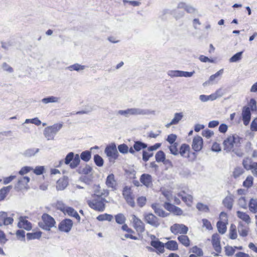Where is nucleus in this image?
<instances>
[{"label":"nucleus","instance_id":"obj_51","mask_svg":"<svg viewBox=\"0 0 257 257\" xmlns=\"http://www.w3.org/2000/svg\"><path fill=\"white\" fill-rule=\"evenodd\" d=\"M223 73V69H221L217 71L216 73L213 75H212L210 76L209 79L208 80V82H212L214 81L216 78H217L219 76H221Z\"/></svg>","mask_w":257,"mask_h":257},{"label":"nucleus","instance_id":"obj_1","mask_svg":"<svg viewBox=\"0 0 257 257\" xmlns=\"http://www.w3.org/2000/svg\"><path fill=\"white\" fill-rule=\"evenodd\" d=\"M108 201L98 195L96 192L91 195V199L87 201L88 206L95 211L102 212L105 210V204Z\"/></svg>","mask_w":257,"mask_h":257},{"label":"nucleus","instance_id":"obj_60","mask_svg":"<svg viewBox=\"0 0 257 257\" xmlns=\"http://www.w3.org/2000/svg\"><path fill=\"white\" fill-rule=\"evenodd\" d=\"M203 226L205 227L207 229L210 230L212 229V227L210 222L207 219H203L202 220Z\"/></svg>","mask_w":257,"mask_h":257},{"label":"nucleus","instance_id":"obj_13","mask_svg":"<svg viewBox=\"0 0 257 257\" xmlns=\"http://www.w3.org/2000/svg\"><path fill=\"white\" fill-rule=\"evenodd\" d=\"M164 208L170 212H172L175 215H181L183 213L182 209L169 202H165L164 204Z\"/></svg>","mask_w":257,"mask_h":257},{"label":"nucleus","instance_id":"obj_22","mask_svg":"<svg viewBox=\"0 0 257 257\" xmlns=\"http://www.w3.org/2000/svg\"><path fill=\"white\" fill-rule=\"evenodd\" d=\"M178 196L181 197L182 200L187 205H190L193 201V197L191 195L186 194L185 191H181L177 194Z\"/></svg>","mask_w":257,"mask_h":257},{"label":"nucleus","instance_id":"obj_2","mask_svg":"<svg viewBox=\"0 0 257 257\" xmlns=\"http://www.w3.org/2000/svg\"><path fill=\"white\" fill-rule=\"evenodd\" d=\"M241 140L242 138L236 135L228 137L223 143L224 150L228 153L234 150V147H239Z\"/></svg>","mask_w":257,"mask_h":257},{"label":"nucleus","instance_id":"obj_21","mask_svg":"<svg viewBox=\"0 0 257 257\" xmlns=\"http://www.w3.org/2000/svg\"><path fill=\"white\" fill-rule=\"evenodd\" d=\"M151 207L155 213L160 217H165L169 215V213L166 212L158 203L152 204Z\"/></svg>","mask_w":257,"mask_h":257},{"label":"nucleus","instance_id":"obj_41","mask_svg":"<svg viewBox=\"0 0 257 257\" xmlns=\"http://www.w3.org/2000/svg\"><path fill=\"white\" fill-rule=\"evenodd\" d=\"M243 51H240L236 53L234 55H233L229 60V62L233 63L237 62L240 60L242 58V55Z\"/></svg>","mask_w":257,"mask_h":257},{"label":"nucleus","instance_id":"obj_48","mask_svg":"<svg viewBox=\"0 0 257 257\" xmlns=\"http://www.w3.org/2000/svg\"><path fill=\"white\" fill-rule=\"evenodd\" d=\"M189 150V146L187 144H183L180 147L179 153L182 157H185V154L187 152H188Z\"/></svg>","mask_w":257,"mask_h":257},{"label":"nucleus","instance_id":"obj_7","mask_svg":"<svg viewBox=\"0 0 257 257\" xmlns=\"http://www.w3.org/2000/svg\"><path fill=\"white\" fill-rule=\"evenodd\" d=\"M170 231L175 235L178 234L183 235L187 233L188 228L184 224L175 223L170 227Z\"/></svg>","mask_w":257,"mask_h":257},{"label":"nucleus","instance_id":"obj_40","mask_svg":"<svg viewBox=\"0 0 257 257\" xmlns=\"http://www.w3.org/2000/svg\"><path fill=\"white\" fill-rule=\"evenodd\" d=\"M42 232L41 231H37L33 233H28L27 234V238L28 240L35 239H39L41 237Z\"/></svg>","mask_w":257,"mask_h":257},{"label":"nucleus","instance_id":"obj_12","mask_svg":"<svg viewBox=\"0 0 257 257\" xmlns=\"http://www.w3.org/2000/svg\"><path fill=\"white\" fill-rule=\"evenodd\" d=\"M144 219L147 223L154 227H157L160 224L158 217L151 213L145 214Z\"/></svg>","mask_w":257,"mask_h":257},{"label":"nucleus","instance_id":"obj_42","mask_svg":"<svg viewBox=\"0 0 257 257\" xmlns=\"http://www.w3.org/2000/svg\"><path fill=\"white\" fill-rule=\"evenodd\" d=\"M237 236L236 226L234 224H231L229 229V238L231 239H235Z\"/></svg>","mask_w":257,"mask_h":257},{"label":"nucleus","instance_id":"obj_61","mask_svg":"<svg viewBox=\"0 0 257 257\" xmlns=\"http://www.w3.org/2000/svg\"><path fill=\"white\" fill-rule=\"evenodd\" d=\"M33 170L32 167L26 166L21 168L19 172V174L23 175L29 172L30 171Z\"/></svg>","mask_w":257,"mask_h":257},{"label":"nucleus","instance_id":"obj_27","mask_svg":"<svg viewBox=\"0 0 257 257\" xmlns=\"http://www.w3.org/2000/svg\"><path fill=\"white\" fill-rule=\"evenodd\" d=\"M134 149L136 152H139L141 150L148 148V145L143 142L136 141L134 142Z\"/></svg>","mask_w":257,"mask_h":257},{"label":"nucleus","instance_id":"obj_43","mask_svg":"<svg viewBox=\"0 0 257 257\" xmlns=\"http://www.w3.org/2000/svg\"><path fill=\"white\" fill-rule=\"evenodd\" d=\"M39 152V149L37 148H31L26 150L24 152V155L27 157L34 156L36 154Z\"/></svg>","mask_w":257,"mask_h":257},{"label":"nucleus","instance_id":"obj_58","mask_svg":"<svg viewBox=\"0 0 257 257\" xmlns=\"http://www.w3.org/2000/svg\"><path fill=\"white\" fill-rule=\"evenodd\" d=\"M45 170L44 166H37L34 170L33 172L37 175H40L43 174Z\"/></svg>","mask_w":257,"mask_h":257},{"label":"nucleus","instance_id":"obj_20","mask_svg":"<svg viewBox=\"0 0 257 257\" xmlns=\"http://www.w3.org/2000/svg\"><path fill=\"white\" fill-rule=\"evenodd\" d=\"M150 244L152 246L157 249V252L158 253H162L164 252L165 243L160 241L159 239L151 240Z\"/></svg>","mask_w":257,"mask_h":257},{"label":"nucleus","instance_id":"obj_28","mask_svg":"<svg viewBox=\"0 0 257 257\" xmlns=\"http://www.w3.org/2000/svg\"><path fill=\"white\" fill-rule=\"evenodd\" d=\"M237 217L245 222L246 223L249 224L250 222V218L249 216L246 213L240 211H237L236 212Z\"/></svg>","mask_w":257,"mask_h":257},{"label":"nucleus","instance_id":"obj_6","mask_svg":"<svg viewBox=\"0 0 257 257\" xmlns=\"http://www.w3.org/2000/svg\"><path fill=\"white\" fill-rule=\"evenodd\" d=\"M59 209L64 213H67L69 216L75 217L78 221L80 220V217L78 213L72 207L65 206L62 202H58Z\"/></svg>","mask_w":257,"mask_h":257},{"label":"nucleus","instance_id":"obj_31","mask_svg":"<svg viewBox=\"0 0 257 257\" xmlns=\"http://www.w3.org/2000/svg\"><path fill=\"white\" fill-rule=\"evenodd\" d=\"M179 241L186 247H188L190 244V240L188 236L183 234L178 237Z\"/></svg>","mask_w":257,"mask_h":257},{"label":"nucleus","instance_id":"obj_49","mask_svg":"<svg viewBox=\"0 0 257 257\" xmlns=\"http://www.w3.org/2000/svg\"><path fill=\"white\" fill-rule=\"evenodd\" d=\"M250 111H257V106H256V101L254 98H251L248 102V106Z\"/></svg>","mask_w":257,"mask_h":257},{"label":"nucleus","instance_id":"obj_3","mask_svg":"<svg viewBox=\"0 0 257 257\" xmlns=\"http://www.w3.org/2000/svg\"><path fill=\"white\" fill-rule=\"evenodd\" d=\"M42 221L39 222V226L46 231H50L52 227H56V222L53 217L47 213H44L41 217Z\"/></svg>","mask_w":257,"mask_h":257},{"label":"nucleus","instance_id":"obj_55","mask_svg":"<svg viewBox=\"0 0 257 257\" xmlns=\"http://www.w3.org/2000/svg\"><path fill=\"white\" fill-rule=\"evenodd\" d=\"M131 189L128 186H125L123 189L122 195L124 198L132 196Z\"/></svg>","mask_w":257,"mask_h":257},{"label":"nucleus","instance_id":"obj_29","mask_svg":"<svg viewBox=\"0 0 257 257\" xmlns=\"http://www.w3.org/2000/svg\"><path fill=\"white\" fill-rule=\"evenodd\" d=\"M249 210L253 213L257 212V199L251 198L248 203Z\"/></svg>","mask_w":257,"mask_h":257},{"label":"nucleus","instance_id":"obj_59","mask_svg":"<svg viewBox=\"0 0 257 257\" xmlns=\"http://www.w3.org/2000/svg\"><path fill=\"white\" fill-rule=\"evenodd\" d=\"M225 254L226 255L231 256L234 254V253L235 252V249L232 246H226L225 247Z\"/></svg>","mask_w":257,"mask_h":257},{"label":"nucleus","instance_id":"obj_5","mask_svg":"<svg viewBox=\"0 0 257 257\" xmlns=\"http://www.w3.org/2000/svg\"><path fill=\"white\" fill-rule=\"evenodd\" d=\"M80 162L79 155L78 154L74 155L73 152H69L64 159L65 164L69 165L71 169H75L77 167Z\"/></svg>","mask_w":257,"mask_h":257},{"label":"nucleus","instance_id":"obj_14","mask_svg":"<svg viewBox=\"0 0 257 257\" xmlns=\"http://www.w3.org/2000/svg\"><path fill=\"white\" fill-rule=\"evenodd\" d=\"M105 184L106 186L111 188L112 190H116L117 182L115 179V177L113 174L111 173L107 176L106 177Z\"/></svg>","mask_w":257,"mask_h":257},{"label":"nucleus","instance_id":"obj_52","mask_svg":"<svg viewBox=\"0 0 257 257\" xmlns=\"http://www.w3.org/2000/svg\"><path fill=\"white\" fill-rule=\"evenodd\" d=\"M118 150L121 154H127L128 152V147L126 144H122L118 146Z\"/></svg>","mask_w":257,"mask_h":257},{"label":"nucleus","instance_id":"obj_44","mask_svg":"<svg viewBox=\"0 0 257 257\" xmlns=\"http://www.w3.org/2000/svg\"><path fill=\"white\" fill-rule=\"evenodd\" d=\"M115 221L119 224H123L125 223L126 218L122 213H118L115 215Z\"/></svg>","mask_w":257,"mask_h":257},{"label":"nucleus","instance_id":"obj_36","mask_svg":"<svg viewBox=\"0 0 257 257\" xmlns=\"http://www.w3.org/2000/svg\"><path fill=\"white\" fill-rule=\"evenodd\" d=\"M59 99L60 98L59 97H55L54 96H50L43 98L41 100V101L44 104H47L49 103L58 102Z\"/></svg>","mask_w":257,"mask_h":257},{"label":"nucleus","instance_id":"obj_15","mask_svg":"<svg viewBox=\"0 0 257 257\" xmlns=\"http://www.w3.org/2000/svg\"><path fill=\"white\" fill-rule=\"evenodd\" d=\"M203 146V139L198 136L195 137L193 139L192 147L194 151L196 152L200 151Z\"/></svg>","mask_w":257,"mask_h":257},{"label":"nucleus","instance_id":"obj_35","mask_svg":"<svg viewBox=\"0 0 257 257\" xmlns=\"http://www.w3.org/2000/svg\"><path fill=\"white\" fill-rule=\"evenodd\" d=\"M12 188L11 186L4 187L0 189V201L3 200L6 197L10 189Z\"/></svg>","mask_w":257,"mask_h":257},{"label":"nucleus","instance_id":"obj_30","mask_svg":"<svg viewBox=\"0 0 257 257\" xmlns=\"http://www.w3.org/2000/svg\"><path fill=\"white\" fill-rule=\"evenodd\" d=\"M68 184V182L67 179H59L57 182V189L58 190H63L67 186Z\"/></svg>","mask_w":257,"mask_h":257},{"label":"nucleus","instance_id":"obj_4","mask_svg":"<svg viewBox=\"0 0 257 257\" xmlns=\"http://www.w3.org/2000/svg\"><path fill=\"white\" fill-rule=\"evenodd\" d=\"M62 123H55L52 125L45 127L43 131V134L47 140H54L55 137L58 132L62 128Z\"/></svg>","mask_w":257,"mask_h":257},{"label":"nucleus","instance_id":"obj_9","mask_svg":"<svg viewBox=\"0 0 257 257\" xmlns=\"http://www.w3.org/2000/svg\"><path fill=\"white\" fill-rule=\"evenodd\" d=\"M73 225L72 220L68 218H65L62 220L58 225V229L62 232H69Z\"/></svg>","mask_w":257,"mask_h":257},{"label":"nucleus","instance_id":"obj_17","mask_svg":"<svg viewBox=\"0 0 257 257\" xmlns=\"http://www.w3.org/2000/svg\"><path fill=\"white\" fill-rule=\"evenodd\" d=\"M212 244L215 250L217 253L221 251V247L220 246V236L218 234L215 233L212 236Z\"/></svg>","mask_w":257,"mask_h":257},{"label":"nucleus","instance_id":"obj_45","mask_svg":"<svg viewBox=\"0 0 257 257\" xmlns=\"http://www.w3.org/2000/svg\"><path fill=\"white\" fill-rule=\"evenodd\" d=\"M94 162L95 165L98 167H102L104 164V161L102 158L98 154L94 156Z\"/></svg>","mask_w":257,"mask_h":257},{"label":"nucleus","instance_id":"obj_33","mask_svg":"<svg viewBox=\"0 0 257 257\" xmlns=\"http://www.w3.org/2000/svg\"><path fill=\"white\" fill-rule=\"evenodd\" d=\"M216 226L218 232L223 234H224L227 229L226 225L225 223L222 221L219 220L216 224Z\"/></svg>","mask_w":257,"mask_h":257},{"label":"nucleus","instance_id":"obj_64","mask_svg":"<svg viewBox=\"0 0 257 257\" xmlns=\"http://www.w3.org/2000/svg\"><path fill=\"white\" fill-rule=\"evenodd\" d=\"M250 130L252 132L257 131V117H255L251 122Z\"/></svg>","mask_w":257,"mask_h":257},{"label":"nucleus","instance_id":"obj_47","mask_svg":"<svg viewBox=\"0 0 257 257\" xmlns=\"http://www.w3.org/2000/svg\"><path fill=\"white\" fill-rule=\"evenodd\" d=\"M253 177L251 176H247L243 182V186L246 188H249L253 184Z\"/></svg>","mask_w":257,"mask_h":257},{"label":"nucleus","instance_id":"obj_54","mask_svg":"<svg viewBox=\"0 0 257 257\" xmlns=\"http://www.w3.org/2000/svg\"><path fill=\"white\" fill-rule=\"evenodd\" d=\"M196 208L201 211L208 212L209 211L208 206L203 204L202 203H198L196 205Z\"/></svg>","mask_w":257,"mask_h":257},{"label":"nucleus","instance_id":"obj_53","mask_svg":"<svg viewBox=\"0 0 257 257\" xmlns=\"http://www.w3.org/2000/svg\"><path fill=\"white\" fill-rule=\"evenodd\" d=\"M172 145L169 147V150L172 154L174 155H177L179 152L177 149L178 144L177 143L171 144Z\"/></svg>","mask_w":257,"mask_h":257},{"label":"nucleus","instance_id":"obj_18","mask_svg":"<svg viewBox=\"0 0 257 257\" xmlns=\"http://www.w3.org/2000/svg\"><path fill=\"white\" fill-rule=\"evenodd\" d=\"M14 219L13 218L8 217L7 212H0V226L4 225H8L12 224Z\"/></svg>","mask_w":257,"mask_h":257},{"label":"nucleus","instance_id":"obj_56","mask_svg":"<svg viewBox=\"0 0 257 257\" xmlns=\"http://www.w3.org/2000/svg\"><path fill=\"white\" fill-rule=\"evenodd\" d=\"M250 163H251V161L248 158L243 160L242 165L246 170H249L251 168V164H250Z\"/></svg>","mask_w":257,"mask_h":257},{"label":"nucleus","instance_id":"obj_50","mask_svg":"<svg viewBox=\"0 0 257 257\" xmlns=\"http://www.w3.org/2000/svg\"><path fill=\"white\" fill-rule=\"evenodd\" d=\"M244 172L243 169L240 167H236L233 172V176L234 178L239 177Z\"/></svg>","mask_w":257,"mask_h":257},{"label":"nucleus","instance_id":"obj_16","mask_svg":"<svg viewBox=\"0 0 257 257\" xmlns=\"http://www.w3.org/2000/svg\"><path fill=\"white\" fill-rule=\"evenodd\" d=\"M18 227L20 228H24L28 231L31 230L32 228L31 223L26 219V217L23 216L19 218Z\"/></svg>","mask_w":257,"mask_h":257},{"label":"nucleus","instance_id":"obj_8","mask_svg":"<svg viewBox=\"0 0 257 257\" xmlns=\"http://www.w3.org/2000/svg\"><path fill=\"white\" fill-rule=\"evenodd\" d=\"M104 153L107 157L114 160L116 159L118 156L116 146L114 143L106 146L104 150Z\"/></svg>","mask_w":257,"mask_h":257},{"label":"nucleus","instance_id":"obj_26","mask_svg":"<svg viewBox=\"0 0 257 257\" xmlns=\"http://www.w3.org/2000/svg\"><path fill=\"white\" fill-rule=\"evenodd\" d=\"M165 247L170 250L175 251L178 249V244L175 240H169L165 243Z\"/></svg>","mask_w":257,"mask_h":257},{"label":"nucleus","instance_id":"obj_62","mask_svg":"<svg viewBox=\"0 0 257 257\" xmlns=\"http://www.w3.org/2000/svg\"><path fill=\"white\" fill-rule=\"evenodd\" d=\"M213 134V132L208 129L204 130L202 132V135L207 139L210 138Z\"/></svg>","mask_w":257,"mask_h":257},{"label":"nucleus","instance_id":"obj_57","mask_svg":"<svg viewBox=\"0 0 257 257\" xmlns=\"http://www.w3.org/2000/svg\"><path fill=\"white\" fill-rule=\"evenodd\" d=\"M191 251L194 253H195L197 255L201 256L203 255V252L201 248H199L197 246H193L191 249Z\"/></svg>","mask_w":257,"mask_h":257},{"label":"nucleus","instance_id":"obj_46","mask_svg":"<svg viewBox=\"0 0 257 257\" xmlns=\"http://www.w3.org/2000/svg\"><path fill=\"white\" fill-rule=\"evenodd\" d=\"M117 114L123 115L125 117H128L130 115H132V110L131 108H127L125 110H119L117 111Z\"/></svg>","mask_w":257,"mask_h":257},{"label":"nucleus","instance_id":"obj_37","mask_svg":"<svg viewBox=\"0 0 257 257\" xmlns=\"http://www.w3.org/2000/svg\"><path fill=\"white\" fill-rule=\"evenodd\" d=\"M113 218V217L112 215L107 213H104L99 215L96 217V219L99 221H103L105 220L111 221Z\"/></svg>","mask_w":257,"mask_h":257},{"label":"nucleus","instance_id":"obj_39","mask_svg":"<svg viewBox=\"0 0 257 257\" xmlns=\"http://www.w3.org/2000/svg\"><path fill=\"white\" fill-rule=\"evenodd\" d=\"M80 159L81 158L84 162H88L91 157V153L89 151H85L82 152L79 156Z\"/></svg>","mask_w":257,"mask_h":257},{"label":"nucleus","instance_id":"obj_19","mask_svg":"<svg viewBox=\"0 0 257 257\" xmlns=\"http://www.w3.org/2000/svg\"><path fill=\"white\" fill-rule=\"evenodd\" d=\"M152 177L149 174H143L140 178V182L146 187L149 188L152 186Z\"/></svg>","mask_w":257,"mask_h":257},{"label":"nucleus","instance_id":"obj_34","mask_svg":"<svg viewBox=\"0 0 257 257\" xmlns=\"http://www.w3.org/2000/svg\"><path fill=\"white\" fill-rule=\"evenodd\" d=\"M249 228L244 226L242 224L239 223L238 226V231L239 235L242 237H245L248 235Z\"/></svg>","mask_w":257,"mask_h":257},{"label":"nucleus","instance_id":"obj_24","mask_svg":"<svg viewBox=\"0 0 257 257\" xmlns=\"http://www.w3.org/2000/svg\"><path fill=\"white\" fill-rule=\"evenodd\" d=\"M233 202V196L232 195L227 196L222 201L224 206L228 209L231 210L232 208Z\"/></svg>","mask_w":257,"mask_h":257},{"label":"nucleus","instance_id":"obj_38","mask_svg":"<svg viewBox=\"0 0 257 257\" xmlns=\"http://www.w3.org/2000/svg\"><path fill=\"white\" fill-rule=\"evenodd\" d=\"M85 68L86 66L85 65H81L78 63H75L73 65L68 66L67 68L71 71L73 70L79 71L81 70H83Z\"/></svg>","mask_w":257,"mask_h":257},{"label":"nucleus","instance_id":"obj_63","mask_svg":"<svg viewBox=\"0 0 257 257\" xmlns=\"http://www.w3.org/2000/svg\"><path fill=\"white\" fill-rule=\"evenodd\" d=\"M249 170L251 171V173L254 176L257 177V162L251 163V168Z\"/></svg>","mask_w":257,"mask_h":257},{"label":"nucleus","instance_id":"obj_32","mask_svg":"<svg viewBox=\"0 0 257 257\" xmlns=\"http://www.w3.org/2000/svg\"><path fill=\"white\" fill-rule=\"evenodd\" d=\"M165 154L162 151H158L155 155L156 161L159 162H163L165 164H167V161H165Z\"/></svg>","mask_w":257,"mask_h":257},{"label":"nucleus","instance_id":"obj_23","mask_svg":"<svg viewBox=\"0 0 257 257\" xmlns=\"http://www.w3.org/2000/svg\"><path fill=\"white\" fill-rule=\"evenodd\" d=\"M183 117V114L182 112L175 113L174 114V117L171 121L166 125V127L168 128L172 125L178 124L182 119Z\"/></svg>","mask_w":257,"mask_h":257},{"label":"nucleus","instance_id":"obj_11","mask_svg":"<svg viewBox=\"0 0 257 257\" xmlns=\"http://www.w3.org/2000/svg\"><path fill=\"white\" fill-rule=\"evenodd\" d=\"M133 227L137 231L143 233L145 231V224L143 221L135 215H132Z\"/></svg>","mask_w":257,"mask_h":257},{"label":"nucleus","instance_id":"obj_10","mask_svg":"<svg viewBox=\"0 0 257 257\" xmlns=\"http://www.w3.org/2000/svg\"><path fill=\"white\" fill-rule=\"evenodd\" d=\"M249 107L244 106L242 108L241 117L244 125H247L251 119V113Z\"/></svg>","mask_w":257,"mask_h":257},{"label":"nucleus","instance_id":"obj_25","mask_svg":"<svg viewBox=\"0 0 257 257\" xmlns=\"http://www.w3.org/2000/svg\"><path fill=\"white\" fill-rule=\"evenodd\" d=\"M132 115H148L151 113V111L148 109H144L140 108H132Z\"/></svg>","mask_w":257,"mask_h":257}]
</instances>
